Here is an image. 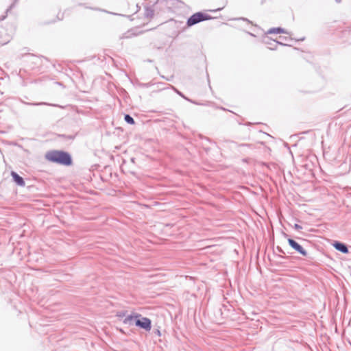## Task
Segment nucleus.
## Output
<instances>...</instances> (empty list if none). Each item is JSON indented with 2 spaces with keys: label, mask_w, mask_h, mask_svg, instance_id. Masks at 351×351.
Returning a JSON list of instances; mask_svg holds the SVG:
<instances>
[{
  "label": "nucleus",
  "mask_w": 351,
  "mask_h": 351,
  "mask_svg": "<svg viewBox=\"0 0 351 351\" xmlns=\"http://www.w3.org/2000/svg\"><path fill=\"white\" fill-rule=\"evenodd\" d=\"M208 19V16L206 14H204L201 12H197L192 15L187 21L188 26H192L199 22Z\"/></svg>",
  "instance_id": "obj_3"
},
{
  "label": "nucleus",
  "mask_w": 351,
  "mask_h": 351,
  "mask_svg": "<svg viewBox=\"0 0 351 351\" xmlns=\"http://www.w3.org/2000/svg\"><path fill=\"white\" fill-rule=\"evenodd\" d=\"M152 322L148 318L143 317L141 314L138 315V319L136 322V326L144 329L145 330H150Z\"/></svg>",
  "instance_id": "obj_2"
},
{
  "label": "nucleus",
  "mask_w": 351,
  "mask_h": 351,
  "mask_svg": "<svg viewBox=\"0 0 351 351\" xmlns=\"http://www.w3.org/2000/svg\"><path fill=\"white\" fill-rule=\"evenodd\" d=\"M156 334H157L158 337L161 336V333L158 330H157L156 331L155 330V335Z\"/></svg>",
  "instance_id": "obj_13"
},
{
  "label": "nucleus",
  "mask_w": 351,
  "mask_h": 351,
  "mask_svg": "<svg viewBox=\"0 0 351 351\" xmlns=\"http://www.w3.org/2000/svg\"><path fill=\"white\" fill-rule=\"evenodd\" d=\"M275 33H276V34H281V33L287 34V32L284 29H282L280 27L271 28L268 30V34H275Z\"/></svg>",
  "instance_id": "obj_9"
},
{
  "label": "nucleus",
  "mask_w": 351,
  "mask_h": 351,
  "mask_svg": "<svg viewBox=\"0 0 351 351\" xmlns=\"http://www.w3.org/2000/svg\"><path fill=\"white\" fill-rule=\"evenodd\" d=\"M45 158L52 162L69 166L72 163L71 156L64 152L53 150L46 153Z\"/></svg>",
  "instance_id": "obj_1"
},
{
  "label": "nucleus",
  "mask_w": 351,
  "mask_h": 351,
  "mask_svg": "<svg viewBox=\"0 0 351 351\" xmlns=\"http://www.w3.org/2000/svg\"><path fill=\"white\" fill-rule=\"evenodd\" d=\"M138 313H133L128 315L124 319L123 323L128 326H135L136 320L138 319Z\"/></svg>",
  "instance_id": "obj_5"
},
{
  "label": "nucleus",
  "mask_w": 351,
  "mask_h": 351,
  "mask_svg": "<svg viewBox=\"0 0 351 351\" xmlns=\"http://www.w3.org/2000/svg\"><path fill=\"white\" fill-rule=\"evenodd\" d=\"M333 245L336 250H337L343 253L346 254L348 252V247L343 243L336 242L335 243H334Z\"/></svg>",
  "instance_id": "obj_7"
},
{
  "label": "nucleus",
  "mask_w": 351,
  "mask_h": 351,
  "mask_svg": "<svg viewBox=\"0 0 351 351\" xmlns=\"http://www.w3.org/2000/svg\"><path fill=\"white\" fill-rule=\"evenodd\" d=\"M125 121L129 123V124H131V125H133L134 124V120L133 119L132 117H131L129 114H126L125 116Z\"/></svg>",
  "instance_id": "obj_10"
},
{
  "label": "nucleus",
  "mask_w": 351,
  "mask_h": 351,
  "mask_svg": "<svg viewBox=\"0 0 351 351\" xmlns=\"http://www.w3.org/2000/svg\"><path fill=\"white\" fill-rule=\"evenodd\" d=\"M9 41H10V38H9V36H7L6 38L3 40L2 41H0V45H3L8 43Z\"/></svg>",
  "instance_id": "obj_11"
},
{
  "label": "nucleus",
  "mask_w": 351,
  "mask_h": 351,
  "mask_svg": "<svg viewBox=\"0 0 351 351\" xmlns=\"http://www.w3.org/2000/svg\"><path fill=\"white\" fill-rule=\"evenodd\" d=\"M154 276H155V278H158L156 281L155 280V283H156V282H159L163 281V278H165L166 276V274L161 273L159 269H155Z\"/></svg>",
  "instance_id": "obj_8"
},
{
  "label": "nucleus",
  "mask_w": 351,
  "mask_h": 351,
  "mask_svg": "<svg viewBox=\"0 0 351 351\" xmlns=\"http://www.w3.org/2000/svg\"><path fill=\"white\" fill-rule=\"evenodd\" d=\"M294 228H295V229H296V230H300V229H302V226H300V225H298V224H295Z\"/></svg>",
  "instance_id": "obj_12"
},
{
  "label": "nucleus",
  "mask_w": 351,
  "mask_h": 351,
  "mask_svg": "<svg viewBox=\"0 0 351 351\" xmlns=\"http://www.w3.org/2000/svg\"><path fill=\"white\" fill-rule=\"evenodd\" d=\"M288 243L290 245V246L293 248L295 250H296L298 253L303 256H306L307 252L306 250L303 249V247L299 245L296 241L291 239H288Z\"/></svg>",
  "instance_id": "obj_4"
},
{
  "label": "nucleus",
  "mask_w": 351,
  "mask_h": 351,
  "mask_svg": "<svg viewBox=\"0 0 351 351\" xmlns=\"http://www.w3.org/2000/svg\"><path fill=\"white\" fill-rule=\"evenodd\" d=\"M11 176H12L14 182L19 186H25V182L20 176H19L16 172L12 171Z\"/></svg>",
  "instance_id": "obj_6"
}]
</instances>
